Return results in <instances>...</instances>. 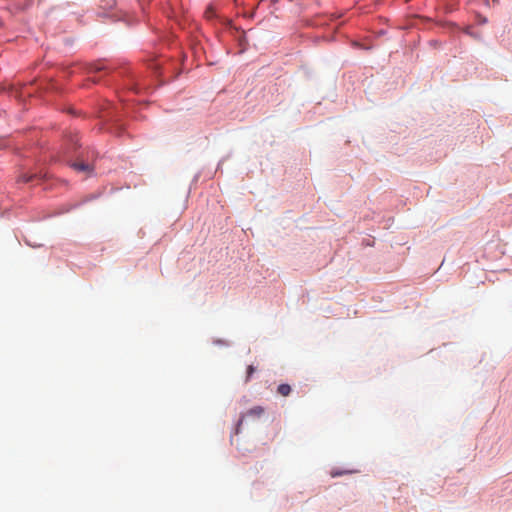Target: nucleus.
Here are the masks:
<instances>
[{
    "label": "nucleus",
    "mask_w": 512,
    "mask_h": 512,
    "mask_svg": "<svg viewBox=\"0 0 512 512\" xmlns=\"http://www.w3.org/2000/svg\"><path fill=\"white\" fill-rule=\"evenodd\" d=\"M277 392L281 395V396H288L291 392V387L290 385L288 384H280L277 388Z\"/></svg>",
    "instance_id": "3"
},
{
    "label": "nucleus",
    "mask_w": 512,
    "mask_h": 512,
    "mask_svg": "<svg viewBox=\"0 0 512 512\" xmlns=\"http://www.w3.org/2000/svg\"><path fill=\"white\" fill-rule=\"evenodd\" d=\"M71 166L76 171L84 173H90L93 170V167L90 164L85 163L83 161H76Z\"/></svg>",
    "instance_id": "2"
},
{
    "label": "nucleus",
    "mask_w": 512,
    "mask_h": 512,
    "mask_svg": "<svg viewBox=\"0 0 512 512\" xmlns=\"http://www.w3.org/2000/svg\"><path fill=\"white\" fill-rule=\"evenodd\" d=\"M102 69H103V67H101V66H95V70H96V71H100V70H102Z\"/></svg>",
    "instance_id": "7"
},
{
    "label": "nucleus",
    "mask_w": 512,
    "mask_h": 512,
    "mask_svg": "<svg viewBox=\"0 0 512 512\" xmlns=\"http://www.w3.org/2000/svg\"><path fill=\"white\" fill-rule=\"evenodd\" d=\"M255 372V367L253 365H249L247 368V376H246V382L250 380L253 373Z\"/></svg>",
    "instance_id": "6"
},
{
    "label": "nucleus",
    "mask_w": 512,
    "mask_h": 512,
    "mask_svg": "<svg viewBox=\"0 0 512 512\" xmlns=\"http://www.w3.org/2000/svg\"><path fill=\"white\" fill-rule=\"evenodd\" d=\"M205 16L208 18V19H212L216 16V13H215V10H214V7L213 6H209L206 11H205Z\"/></svg>",
    "instance_id": "5"
},
{
    "label": "nucleus",
    "mask_w": 512,
    "mask_h": 512,
    "mask_svg": "<svg viewBox=\"0 0 512 512\" xmlns=\"http://www.w3.org/2000/svg\"><path fill=\"white\" fill-rule=\"evenodd\" d=\"M265 409L262 406H254L248 411H246L244 414L241 415L238 424H237V433L239 432V427L242 425L243 421L246 418L251 419H259L264 415Z\"/></svg>",
    "instance_id": "1"
},
{
    "label": "nucleus",
    "mask_w": 512,
    "mask_h": 512,
    "mask_svg": "<svg viewBox=\"0 0 512 512\" xmlns=\"http://www.w3.org/2000/svg\"><path fill=\"white\" fill-rule=\"evenodd\" d=\"M278 0H273V2H277Z\"/></svg>",
    "instance_id": "8"
},
{
    "label": "nucleus",
    "mask_w": 512,
    "mask_h": 512,
    "mask_svg": "<svg viewBox=\"0 0 512 512\" xmlns=\"http://www.w3.org/2000/svg\"><path fill=\"white\" fill-rule=\"evenodd\" d=\"M36 177H37L36 174L24 173L19 177V181L24 182V183H29Z\"/></svg>",
    "instance_id": "4"
}]
</instances>
